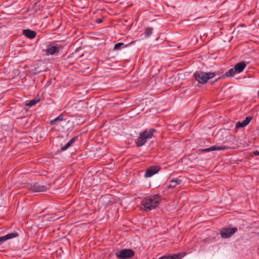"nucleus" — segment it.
I'll use <instances>...</instances> for the list:
<instances>
[{"label":"nucleus","instance_id":"f257e3e1","mask_svg":"<svg viewBox=\"0 0 259 259\" xmlns=\"http://www.w3.org/2000/svg\"><path fill=\"white\" fill-rule=\"evenodd\" d=\"M160 200V197L159 195H156L153 197L145 198L142 201L143 206L145 211L151 210L156 207L159 204Z\"/></svg>","mask_w":259,"mask_h":259},{"label":"nucleus","instance_id":"f03ea898","mask_svg":"<svg viewBox=\"0 0 259 259\" xmlns=\"http://www.w3.org/2000/svg\"><path fill=\"white\" fill-rule=\"evenodd\" d=\"M195 79L199 83L204 84L207 82L208 80L214 77V72H205L203 71H197L193 74Z\"/></svg>","mask_w":259,"mask_h":259},{"label":"nucleus","instance_id":"7ed1b4c3","mask_svg":"<svg viewBox=\"0 0 259 259\" xmlns=\"http://www.w3.org/2000/svg\"><path fill=\"white\" fill-rule=\"evenodd\" d=\"M155 131V129L151 128L149 131H145L141 133L136 142L137 146L140 147L144 145L147 139H151Z\"/></svg>","mask_w":259,"mask_h":259},{"label":"nucleus","instance_id":"20e7f679","mask_svg":"<svg viewBox=\"0 0 259 259\" xmlns=\"http://www.w3.org/2000/svg\"><path fill=\"white\" fill-rule=\"evenodd\" d=\"M134 252L130 249H123L115 253L116 256L119 259H125L130 258L134 255Z\"/></svg>","mask_w":259,"mask_h":259},{"label":"nucleus","instance_id":"39448f33","mask_svg":"<svg viewBox=\"0 0 259 259\" xmlns=\"http://www.w3.org/2000/svg\"><path fill=\"white\" fill-rule=\"evenodd\" d=\"M237 230L236 228L223 229L221 232V236L223 238H228L233 235Z\"/></svg>","mask_w":259,"mask_h":259},{"label":"nucleus","instance_id":"423d86ee","mask_svg":"<svg viewBox=\"0 0 259 259\" xmlns=\"http://www.w3.org/2000/svg\"><path fill=\"white\" fill-rule=\"evenodd\" d=\"M159 169L160 168L158 166H154L148 168L145 174V177L146 178H149L152 176L156 172H157Z\"/></svg>","mask_w":259,"mask_h":259},{"label":"nucleus","instance_id":"0eeeda50","mask_svg":"<svg viewBox=\"0 0 259 259\" xmlns=\"http://www.w3.org/2000/svg\"><path fill=\"white\" fill-rule=\"evenodd\" d=\"M60 51V48L58 46H52L49 45L48 48L45 51L46 52V54L48 55H54L57 52H58Z\"/></svg>","mask_w":259,"mask_h":259},{"label":"nucleus","instance_id":"6e6552de","mask_svg":"<svg viewBox=\"0 0 259 259\" xmlns=\"http://www.w3.org/2000/svg\"><path fill=\"white\" fill-rule=\"evenodd\" d=\"M31 191L34 192H41L46 191L47 188L44 186L39 185L37 184L33 185L30 188Z\"/></svg>","mask_w":259,"mask_h":259},{"label":"nucleus","instance_id":"1a4fd4ad","mask_svg":"<svg viewBox=\"0 0 259 259\" xmlns=\"http://www.w3.org/2000/svg\"><path fill=\"white\" fill-rule=\"evenodd\" d=\"M252 119V117L251 116H247L244 120L242 122H238L236 123L235 127L236 128H239L241 127H244L246 126L249 122Z\"/></svg>","mask_w":259,"mask_h":259},{"label":"nucleus","instance_id":"9d476101","mask_svg":"<svg viewBox=\"0 0 259 259\" xmlns=\"http://www.w3.org/2000/svg\"><path fill=\"white\" fill-rule=\"evenodd\" d=\"M18 236L17 233H11L6 235L0 237V245L7 240L13 238Z\"/></svg>","mask_w":259,"mask_h":259},{"label":"nucleus","instance_id":"9b49d317","mask_svg":"<svg viewBox=\"0 0 259 259\" xmlns=\"http://www.w3.org/2000/svg\"><path fill=\"white\" fill-rule=\"evenodd\" d=\"M246 66V64L244 62H240L234 66V68L237 73H240L243 71Z\"/></svg>","mask_w":259,"mask_h":259},{"label":"nucleus","instance_id":"f8f14e48","mask_svg":"<svg viewBox=\"0 0 259 259\" xmlns=\"http://www.w3.org/2000/svg\"><path fill=\"white\" fill-rule=\"evenodd\" d=\"M23 34L27 37L32 39L35 37L36 33L30 29H25L23 30Z\"/></svg>","mask_w":259,"mask_h":259},{"label":"nucleus","instance_id":"ddd939ff","mask_svg":"<svg viewBox=\"0 0 259 259\" xmlns=\"http://www.w3.org/2000/svg\"><path fill=\"white\" fill-rule=\"evenodd\" d=\"M226 149V147L225 146H212L208 148L201 149V151L203 152H210L212 151L215 150H222Z\"/></svg>","mask_w":259,"mask_h":259},{"label":"nucleus","instance_id":"4468645a","mask_svg":"<svg viewBox=\"0 0 259 259\" xmlns=\"http://www.w3.org/2000/svg\"><path fill=\"white\" fill-rule=\"evenodd\" d=\"M181 182V180H171L170 181V184L168 185L167 188L168 189H172V188H174L176 187V186H177L178 185H179L180 184V183Z\"/></svg>","mask_w":259,"mask_h":259},{"label":"nucleus","instance_id":"2eb2a0df","mask_svg":"<svg viewBox=\"0 0 259 259\" xmlns=\"http://www.w3.org/2000/svg\"><path fill=\"white\" fill-rule=\"evenodd\" d=\"M185 255V253L180 252L177 254L169 255L170 259H181Z\"/></svg>","mask_w":259,"mask_h":259},{"label":"nucleus","instance_id":"dca6fc26","mask_svg":"<svg viewBox=\"0 0 259 259\" xmlns=\"http://www.w3.org/2000/svg\"><path fill=\"white\" fill-rule=\"evenodd\" d=\"M39 98H36L32 100H30L28 103H27L26 104V106L29 107H31V106H33L34 105L38 103L39 101Z\"/></svg>","mask_w":259,"mask_h":259},{"label":"nucleus","instance_id":"f3484780","mask_svg":"<svg viewBox=\"0 0 259 259\" xmlns=\"http://www.w3.org/2000/svg\"><path fill=\"white\" fill-rule=\"evenodd\" d=\"M76 138L74 137L71 140H70L65 146L62 147V149L63 150H66L68 148H69L72 144L75 141Z\"/></svg>","mask_w":259,"mask_h":259},{"label":"nucleus","instance_id":"a211bd4d","mask_svg":"<svg viewBox=\"0 0 259 259\" xmlns=\"http://www.w3.org/2000/svg\"><path fill=\"white\" fill-rule=\"evenodd\" d=\"M237 73L235 68H231L228 71H227L225 73V76L227 77H232L234 75V74Z\"/></svg>","mask_w":259,"mask_h":259},{"label":"nucleus","instance_id":"6ab92c4d","mask_svg":"<svg viewBox=\"0 0 259 259\" xmlns=\"http://www.w3.org/2000/svg\"><path fill=\"white\" fill-rule=\"evenodd\" d=\"M63 119V114H60L57 118L53 120H51L50 123L52 124H55L58 121H62Z\"/></svg>","mask_w":259,"mask_h":259},{"label":"nucleus","instance_id":"aec40b11","mask_svg":"<svg viewBox=\"0 0 259 259\" xmlns=\"http://www.w3.org/2000/svg\"><path fill=\"white\" fill-rule=\"evenodd\" d=\"M153 29L152 28H147L145 31L146 35L147 36H150L152 33Z\"/></svg>","mask_w":259,"mask_h":259},{"label":"nucleus","instance_id":"412c9836","mask_svg":"<svg viewBox=\"0 0 259 259\" xmlns=\"http://www.w3.org/2000/svg\"><path fill=\"white\" fill-rule=\"evenodd\" d=\"M124 46V44L122 42H119L118 44H116L114 47V49L115 50H119L121 47H123Z\"/></svg>","mask_w":259,"mask_h":259},{"label":"nucleus","instance_id":"4be33fe9","mask_svg":"<svg viewBox=\"0 0 259 259\" xmlns=\"http://www.w3.org/2000/svg\"><path fill=\"white\" fill-rule=\"evenodd\" d=\"M169 255L162 256L160 257L159 259H170V258H169Z\"/></svg>","mask_w":259,"mask_h":259},{"label":"nucleus","instance_id":"5701e85b","mask_svg":"<svg viewBox=\"0 0 259 259\" xmlns=\"http://www.w3.org/2000/svg\"><path fill=\"white\" fill-rule=\"evenodd\" d=\"M253 154L255 155H259V151H255L253 152Z\"/></svg>","mask_w":259,"mask_h":259},{"label":"nucleus","instance_id":"b1692460","mask_svg":"<svg viewBox=\"0 0 259 259\" xmlns=\"http://www.w3.org/2000/svg\"><path fill=\"white\" fill-rule=\"evenodd\" d=\"M97 22L98 23H101L102 22V20L101 19H98L97 20Z\"/></svg>","mask_w":259,"mask_h":259},{"label":"nucleus","instance_id":"393cba45","mask_svg":"<svg viewBox=\"0 0 259 259\" xmlns=\"http://www.w3.org/2000/svg\"><path fill=\"white\" fill-rule=\"evenodd\" d=\"M258 95H259V91H258Z\"/></svg>","mask_w":259,"mask_h":259}]
</instances>
